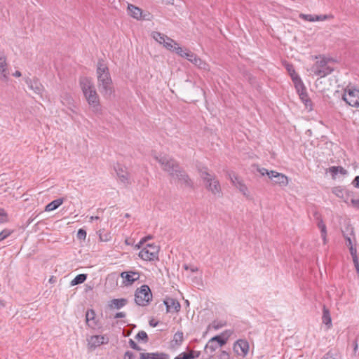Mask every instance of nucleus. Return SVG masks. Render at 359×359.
<instances>
[{"label": "nucleus", "mask_w": 359, "mask_h": 359, "mask_svg": "<svg viewBox=\"0 0 359 359\" xmlns=\"http://www.w3.org/2000/svg\"><path fill=\"white\" fill-rule=\"evenodd\" d=\"M96 76L98 90L104 98H110L115 90L108 66L102 60L97 62Z\"/></svg>", "instance_id": "f257e3e1"}, {"label": "nucleus", "mask_w": 359, "mask_h": 359, "mask_svg": "<svg viewBox=\"0 0 359 359\" xmlns=\"http://www.w3.org/2000/svg\"><path fill=\"white\" fill-rule=\"evenodd\" d=\"M79 84L83 95L93 112L95 114H101L102 109L100 97L92 80L88 77H82L80 79Z\"/></svg>", "instance_id": "f03ea898"}, {"label": "nucleus", "mask_w": 359, "mask_h": 359, "mask_svg": "<svg viewBox=\"0 0 359 359\" xmlns=\"http://www.w3.org/2000/svg\"><path fill=\"white\" fill-rule=\"evenodd\" d=\"M334 66L335 62L333 60L325 57L316 56V76H319L317 81L322 79L319 81V83H316V88H320V90L321 91L329 90L330 83L323 87H320L319 86L320 84L329 83V80L326 79V76L334 70Z\"/></svg>", "instance_id": "7ed1b4c3"}, {"label": "nucleus", "mask_w": 359, "mask_h": 359, "mask_svg": "<svg viewBox=\"0 0 359 359\" xmlns=\"http://www.w3.org/2000/svg\"><path fill=\"white\" fill-rule=\"evenodd\" d=\"M199 173L200 177L203 180L207 189L217 197L222 196L220 184L215 175L209 172L207 168L200 169Z\"/></svg>", "instance_id": "20e7f679"}, {"label": "nucleus", "mask_w": 359, "mask_h": 359, "mask_svg": "<svg viewBox=\"0 0 359 359\" xmlns=\"http://www.w3.org/2000/svg\"><path fill=\"white\" fill-rule=\"evenodd\" d=\"M231 334V331L226 330L219 335L212 337L205 346V349L207 352L210 351V353H212L217 348L224 346Z\"/></svg>", "instance_id": "39448f33"}, {"label": "nucleus", "mask_w": 359, "mask_h": 359, "mask_svg": "<svg viewBox=\"0 0 359 359\" xmlns=\"http://www.w3.org/2000/svg\"><path fill=\"white\" fill-rule=\"evenodd\" d=\"M152 299V294L149 287L143 285L137 289L135 294V303L141 306H147Z\"/></svg>", "instance_id": "423d86ee"}, {"label": "nucleus", "mask_w": 359, "mask_h": 359, "mask_svg": "<svg viewBox=\"0 0 359 359\" xmlns=\"http://www.w3.org/2000/svg\"><path fill=\"white\" fill-rule=\"evenodd\" d=\"M159 247L154 244H147L139 252V257L145 261L158 260Z\"/></svg>", "instance_id": "0eeeda50"}, {"label": "nucleus", "mask_w": 359, "mask_h": 359, "mask_svg": "<svg viewBox=\"0 0 359 359\" xmlns=\"http://www.w3.org/2000/svg\"><path fill=\"white\" fill-rule=\"evenodd\" d=\"M290 76L302 102H304L306 106L308 105L309 102L310 106H311V101L308 98L306 88L299 75L294 71V74H290Z\"/></svg>", "instance_id": "6e6552de"}, {"label": "nucleus", "mask_w": 359, "mask_h": 359, "mask_svg": "<svg viewBox=\"0 0 359 359\" xmlns=\"http://www.w3.org/2000/svg\"><path fill=\"white\" fill-rule=\"evenodd\" d=\"M155 158L161 164L162 169L164 171L168 172L171 176L180 166L178 163L175 159L167 156L159 157L156 156Z\"/></svg>", "instance_id": "1a4fd4ad"}, {"label": "nucleus", "mask_w": 359, "mask_h": 359, "mask_svg": "<svg viewBox=\"0 0 359 359\" xmlns=\"http://www.w3.org/2000/svg\"><path fill=\"white\" fill-rule=\"evenodd\" d=\"M258 171L262 175H266L274 183L281 187H286L288 184L287 177L282 173L273 170L269 171L266 168H259Z\"/></svg>", "instance_id": "9d476101"}, {"label": "nucleus", "mask_w": 359, "mask_h": 359, "mask_svg": "<svg viewBox=\"0 0 359 359\" xmlns=\"http://www.w3.org/2000/svg\"><path fill=\"white\" fill-rule=\"evenodd\" d=\"M342 98L351 107H356L359 106V90L358 89H346Z\"/></svg>", "instance_id": "9b49d317"}, {"label": "nucleus", "mask_w": 359, "mask_h": 359, "mask_svg": "<svg viewBox=\"0 0 359 359\" xmlns=\"http://www.w3.org/2000/svg\"><path fill=\"white\" fill-rule=\"evenodd\" d=\"M249 351V344L246 340L238 339L233 344V351L240 356H245Z\"/></svg>", "instance_id": "f8f14e48"}, {"label": "nucleus", "mask_w": 359, "mask_h": 359, "mask_svg": "<svg viewBox=\"0 0 359 359\" xmlns=\"http://www.w3.org/2000/svg\"><path fill=\"white\" fill-rule=\"evenodd\" d=\"M88 345L90 348H95L102 344L109 342V338L105 335H93L87 339Z\"/></svg>", "instance_id": "ddd939ff"}, {"label": "nucleus", "mask_w": 359, "mask_h": 359, "mask_svg": "<svg viewBox=\"0 0 359 359\" xmlns=\"http://www.w3.org/2000/svg\"><path fill=\"white\" fill-rule=\"evenodd\" d=\"M25 83H27L29 89L32 90L34 93L39 95L41 96L42 95V93L44 90V88L38 79L26 78Z\"/></svg>", "instance_id": "4468645a"}, {"label": "nucleus", "mask_w": 359, "mask_h": 359, "mask_svg": "<svg viewBox=\"0 0 359 359\" xmlns=\"http://www.w3.org/2000/svg\"><path fill=\"white\" fill-rule=\"evenodd\" d=\"M116 175L119 178L120 181L126 187L131 184L130 180V175L126 168L121 167V165H118L115 168Z\"/></svg>", "instance_id": "2eb2a0df"}, {"label": "nucleus", "mask_w": 359, "mask_h": 359, "mask_svg": "<svg viewBox=\"0 0 359 359\" xmlns=\"http://www.w3.org/2000/svg\"><path fill=\"white\" fill-rule=\"evenodd\" d=\"M9 75L6 57L4 53H0V79L7 81Z\"/></svg>", "instance_id": "dca6fc26"}, {"label": "nucleus", "mask_w": 359, "mask_h": 359, "mask_svg": "<svg viewBox=\"0 0 359 359\" xmlns=\"http://www.w3.org/2000/svg\"><path fill=\"white\" fill-rule=\"evenodd\" d=\"M163 303L166 306L167 312H178L180 310V304L176 299L166 297L163 301Z\"/></svg>", "instance_id": "f3484780"}, {"label": "nucleus", "mask_w": 359, "mask_h": 359, "mask_svg": "<svg viewBox=\"0 0 359 359\" xmlns=\"http://www.w3.org/2000/svg\"><path fill=\"white\" fill-rule=\"evenodd\" d=\"M121 278L124 280L125 285H132L135 281L140 278L138 272L124 271L121 273Z\"/></svg>", "instance_id": "a211bd4d"}, {"label": "nucleus", "mask_w": 359, "mask_h": 359, "mask_svg": "<svg viewBox=\"0 0 359 359\" xmlns=\"http://www.w3.org/2000/svg\"><path fill=\"white\" fill-rule=\"evenodd\" d=\"M86 320L87 325L93 329H95L98 325L97 320L95 319V312L93 309H88L86 311Z\"/></svg>", "instance_id": "6ab92c4d"}, {"label": "nucleus", "mask_w": 359, "mask_h": 359, "mask_svg": "<svg viewBox=\"0 0 359 359\" xmlns=\"http://www.w3.org/2000/svg\"><path fill=\"white\" fill-rule=\"evenodd\" d=\"M186 58L194 63L195 65L198 66L201 69H206L207 64L203 62L201 58L198 57L194 53L192 52H189L186 55Z\"/></svg>", "instance_id": "aec40b11"}, {"label": "nucleus", "mask_w": 359, "mask_h": 359, "mask_svg": "<svg viewBox=\"0 0 359 359\" xmlns=\"http://www.w3.org/2000/svg\"><path fill=\"white\" fill-rule=\"evenodd\" d=\"M140 359H169V355L163 353H141Z\"/></svg>", "instance_id": "412c9836"}, {"label": "nucleus", "mask_w": 359, "mask_h": 359, "mask_svg": "<svg viewBox=\"0 0 359 359\" xmlns=\"http://www.w3.org/2000/svg\"><path fill=\"white\" fill-rule=\"evenodd\" d=\"M322 323L325 325L326 330H329L332 327V318L330 312L325 306H323V314H322Z\"/></svg>", "instance_id": "4be33fe9"}, {"label": "nucleus", "mask_w": 359, "mask_h": 359, "mask_svg": "<svg viewBox=\"0 0 359 359\" xmlns=\"http://www.w3.org/2000/svg\"><path fill=\"white\" fill-rule=\"evenodd\" d=\"M128 303V300L125 298L113 299L109 302L108 306L111 309H120L125 306Z\"/></svg>", "instance_id": "5701e85b"}, {"label": "nucleus", "mask_w": 359, "mask_h": 359, "mask_svg": "<svg viewBox=\"0 0 359 359\" xmlns=\"http://www.w3.org/2000/svg\"><path fill=\"white\" fill-rule=\"evenodd\" d=\"M64 202L63 198H57L49 203L45 208L46 211H53L60 206Z\"/></svg>", "instance_id": "b1692460"}, {"label": "nucleus", "mask_w": 359, "mask_h": 359, "mask_svg": "<svg viewBox=\"0 0 359 359\" xmlns=\"http://www.w3.org/2000/svg\"><path fill=\"white\" fill-rule=\"evenodd\" d=\"M184 341V334L181 331H177L173 336L171 341L173 346H180Z\"/></svg>", "instance_id": "393cba45"}, {"label": "nucleus", "mask_w": 359, "mask_h": 359, "mask_svg": "<svg viewBox=\"0 0 359 359\" xmlns=\"http://www.w3.org/2000/svg\"><path fill=\"white\" fill-rule=\"evenodd\" d=\"M130 15L134 18L139 19L142 16V10L132 4H129L128 6Z\"/></svg>", "instance_id": "a878e982"}, {"label": "nucleus", "mask_w": 359, "mask_h": 359, "mask_svg": "<svg viewBox=\"0 0 359 359\" xmlns=\"http://www.w3.org/2000/svg\"><path fill=\"white\" fill-rule=\"evenodd\" d=\"M329 171L333 178H335L338 173H340L343 175H345L347 173V171L341 166H332L329 168Z\"/></svg>", "instance_id": "bb28decb"}, {"label": "nucleus", "mask_w": 359, "mask_h": 359, "mask_svg": "<svg viewBox=\"0 0 359 359\" xmlns=\"http://www.w3.org/2000/svg\"><path fill=\"white\" fill-rule=\"evenodd\" d=\"M87 278V275L84 273L77 275L70 283L71 286H74L79 284H81Z\"/></svg>", "instance_id": "cd10ccee"}, {"label": "nucleus", "mask_w": 359, "mask_h": 359, "mask_svg": "<svg viewBox=\"0 0 359 359\" xmlns=\"http://www.w3.org/2000/svg\"><path fill=\"white\" fill-rule=\"evenodd\" d=\"M152 37L159 43L163 44L164 42H165V40L167 39L168 36H165L163 34H161L158 32H154L152 33Z\"/></svg>", "instance_id": "c85d7f7f"}, {"label": "nucleus", "mask_w": 359, "mask_h": 359, "mask_svg": "<svg viewBox=\"0 0 359 359\" xmlns=\"http://www.w3.org/2000/svg\"><path fill=\"white\" fill-rule=\"evenodd\" d=\"M318 227L320 231L321 238L323 241V243H326V237H327V229L325 224L322 222L319 221L318 222Z\"/></svg>", "instance_id": "c756f323"}, {"label": "nucleus", "mask_w": 359, "mask_h": 359, "mask_svg": "<svg viewBox=\"0 0 359 359\" xmlns=\"http://www.w3.org/2000/svg\"><path fill=\"white\" fill-rule=\"evenodd\" d=\"M163 46L170 50L174 51V47L177 46L178 43L174 41L173 39L168 37L165 40V42H164Z\"/></svg>", "instance_id": "7c9ffc66"}, {"label": "nucleus", "mask_w": 359, "mask_h": 359, "mask_svg": "<svg viewBox=\"0 0 359 359\" xmlns=\"http://www.w3.org/2000/svg\"><path fill=\"white\" fill-rule=\"evenodd\" d=\"M194 351H191L189 353L183 352L175 357L174 359H194Z\"/></svg>", "instance_id": "2f4dec72"}, {"label": "nucleus", "mask_w": 359, "mask_h": 359, "mask_svg": "<svg viewBox=\"0 0 359 359\" xmlns=\"http://www.w3.org/2000/svg\"><path fill=\"white\" fill-rule=\"evenodd\" d=\"M186 174L185 171L179 166L175 172H173L172 177L177 178L180 182Z\"/></svg>", "instance_id": "473e14b6"}, {"label": "nucleus", "mask_w": 359, "mask_h": 359, "mask_svg": "<svg viewBox=\"0 0 359 359\" xmlns=\"http://www.w3.org/2000/svg\"><path fill=\"white\" fill-rule=\"evenodd\" d=\"M239 191L243 193L244 196H248V187L243 183V181L237 182L236 187Z\"/></svg>", "instance_id": "72a5a7b5"}, {"label": "nucleus", "mask_w": 359, "mask_h": 359, "mask_svg": "<svg viewBox=\"0 0 359 359\" xmlns=\"http://www.w3.org/2000/svg\"><path fill=\"white\" fill-rule=\"evenodd\" d=\"M137 340H142L144 343H147L149 340L147 334L146 332L141 330L135 336Z\"/></svg>", "instance_id": "f704fd0d"}, {"label": "nucleus", "mask_w": 359, "mask_h": 359, "mask_svg": "<svg viewBox=\"0 0 359 359\" xmlns=\"http://www.w3.org/2000/svg\"><path fill=\"white\" fill-rule=\"evenodd\" d=\"M174 49H175L174 51H175L176 53H177L181 57H183L185 58H186V55H187V53L190 52L189 50H188L187 49L184 50L182 48L180 47L179 46H175Z\"/></svg>", "instance_id": "c9c22d12"}, {"label": "nucleus", "mask_w": 359, "mask_h": 359, "mask_svg": "<svg viewBox=\"0 0 359 359\" xmlns=\"http://www.w3.org/2000/svg\"><path fill=\"white\" fill-rule=\"evenodd\" d=\"M179 182H180L181 184H184L186 187H192V182L190 180V178L189 177V176L187 175V174L184 175V177L182 178V180Z\"/></svg>", "instance_id": "e433bc0d"}, {"label": "nucleus", "mask_w": 359, "mask_h": 359, "mask_svg": "<svg viewBox=\"0 0 359 359\" xmlns=\"http://www.w3.org/2000/svg\"><path fill=\"white\" fill-rule=\"evenodd\" d=\"M332 193L339 198H343L344 194V190L341 187H337L332 189Z\"/></svg>", "instance_id": "4c0bfd02"}, {"label": "nucleus", "mask_w": 359, "mask_h": 359, "mask_svg": "<svg viewBox=\"0 0 359 359\" xmlns=\"http://www.w3.org/2000/svg\"><path fill=\"white\" fill-rule=\"evenodd\" d=\"M332 15H316V21H323L326 20H330L332 19Z\"/></svg>", "instance_id": "58836bf2"}, {"label": "nucleus", "mask_w": 359, "mask_h": 359, "mask_svg": "<svg viewBox=\"0 0 359 359\" xmlns=\"http://www.w3.org/2000/svg\"><path fill=\"white\" fill-rule=\"evenodd\" d=\"M348 248H349L350 253L353 258V261H354L355 259H358V257L357 256L356 248L355 247H353V245H351V247H348Z\"/></svg>", "instance_id": "ea45409f"}, {"label": "nucleus", "mask_w": 359, "mask_h": 359, "mask_svg": "<svg viewBox=\"0 0 359 359\" xmlns=\"http://www.w3.org/2000/svg\"><path fill=\"white\" fill-rule=\"evenodd\" d=\"M11 234V231L8 229H4L0 233V241H4Z\"/></svg>", "instance_id": "a19ab883"}, {"label": "nucleus", "mask_w": 359, "mask_h": 359, "mask_svg": "<svg viewBox=\"0 0 359 359\" xmlns=\"http://www.w3.org/2000/svg\"><path fill=\"white\" fill-rule=\"evenodd\" d=\"M230 180L231 183L236 187L237 182L242 181L236 175L232 174L229 175Z\"/></svg>", "instance_id": "79ce46f5"}, {"label": "nucleus", "mask_w": 359, "mask_h": 359, "mask_svg": "<svg viewBox=\"0 0 359 359\" xmlns=\"http://www.w3.org/2000/svg\"><path fill=\"white\" fill-rule=\"evenodd\" d=\"M151 236H148L147 237H144L143 238H142L140 240V241L135 245V248L137 249H140L142 247V245H144V243L147 241L149 239H151Z\"/></svg>", "instance_id": "37998d69"}, {"label": "nucleus", "mask_w": 359, "mask_h": 359, "mask_svg": "<svg viewBox=\"0 0 359 359\" xmlns=\"http://www.w3.org/2000/svg\"><path fill=\"white\" fill-rule=\"evenodd\" d=\"M86 231L84 229H80L77 232V238L79 239H85L86 237Z\"/></svg>", "instance_id": "c03bdc74"}, {"label": "nucleus", "mask_w": 359, "mask_h": 359, "mask_svg": "<svg viewBox=\"0 0 359 359\" xmlns=\"http://www.w3.org/2000/svg\"><path fill=\"white\" fill-rule=\"evenodd\" d=\"M284 66H285V69H287L289 74H294V71H295V70H294L293 65L286 62V63H285Z\"/></svg>", "instance_id": "a18cd8bd"}, {"label": "nucleus", "mask_w": 359, "mask_h": 359, "mask_svg": "<svg viewBox=\"0 0 359 359\" xmlns=\"http://www.w3.org/2000/svg\"><path fill=\"white\" fill-rule=\"evenodd\" d=\"M212 325V327L215 330H218V329L224 327L225 325V323H224L221 321H214Z\"/></svg>", "instance_id": "49530a36"}, {"label": "nucleus", "mask_w": 359, "mask_h": 359, "mask_svg": "<svg viewBox=\"0 0 359 359\" xmlns=\"http://www.w3.org/2000/svg\"><path fill=\"white\" fill-rule=\"evenodd\" d=\"M128 343H129L130 346L132 348H133L135 350H137V351H141L142 350L140 346H139L133 339H130Z\"/></svg>", "instance_id": "de8ad7c7"}, {"label": "nucleus", "mask_w": 359, "mask_h": 359, "mask_svg": "<svg viewBox=\"0 0 359 359\" xmlns=\"http://www.w3.org/2000/svg\"><path fill=\"white\" fill-rule=\"evenodd\" d=\"M123 359H136V356L133 353L128 351L125 353Z\"/></svg>", "instance_id": "09e8293b"}, {"label": "nucleus", "mask_w": 359, "mask_h": 359, "mask_svg": "<svg viewBox=\"0 0 359 359\" xmlns=\"http://www.w3.org/2000/svg\"><path fill=\"white\" fill-rule=\"evenodd\" d=\"M351 204L353 208L359 210V199L358 198H352L351 200Z\"/></svg>", "instance_id": "8fccbe9b"}, {"label": "nucleus", "mask_w": 359, "mask_h": 359, "mask_svg": "<svg viewBox=\"0 0 359 359\" xmlns=\"http://www.w3.org/2000/svg\"><path fill=\"white\" fill-rule=\"evenodd\" d=\"M321 359H337L334 353L330 351L327 352Z\"/></svg>", "instance_id": "3c124183"}, {"label": "nucleus", "mask_w": 359, "mask_h": 359, "mask_svg": "<svg viewBox=\"0 0 359 359\" xmlns=\"http://www.w3.org/2000/svg\"><path fill=\"white\" fill-rule=\"evenodd\" d=\"M300 17L309 21H314V17L311 15L301 14Z\"/></svg>", "instance_id": "603ef678"}, {"label": "nucleus", "mask_w": 359, "mask_h": 359, "mask_svg": "<svg viewBox=\"0 0 359 359\" xmlns=\"http://www.w3.org/2000/svg\"><path fill=\"white\" fill-rule=\"evenodd\" d=\"M219 358L220 359H229V353L225 351H222L220 353Z\"/></svg>", "instance_id": "864d4df0"}, {"label": "nucleus", "mask_w": 359, "mask_h": 359, "mask_svg": "<svg viewBox=\"0 0 359 359\" xmlns=\"http://www.w3.org/2000/svg\"><path fill=\"white\" fill-rule=\"evenodd\" d=\"M126 314L125 312L116 313L114 316V318H121L126 317Z\"/></svg>", "instance_id": "5fc2aeb1"}, {"label": "nucleus", "mask_w": 359, "mask_h": 359, "mask_svg": "<svg viewBox=\"0 0 359 359\" xmlns=\"http://www.w3.org/2000/svg\"><path fill=\"white\" fill-rule=\"evenodd\" d=\"M353 262L354 263V266H355L356 272H357L358 275L359 276V261H358V259H355Z\"/></svg>", "instance_id": "6e6d98bb"}, {"label": "nucleus", "mask_w": 359, "mask_h": 359, "mask_svg": "<svg viewBox=\"0 0 359 359\" xmlns=\"http://www.w3.org/2000/svg\"><path fill=\"white\" fill-rule=\"evenodd\" d=\"M6 214L3 210L0 209V223L5 220Z\"/></svg>", "instance_id": "4d7b16f0"}, {"label": "nucleus", "mask_w": 359, "mask_h": 359, "mask_svg": "<svg viewBox=\"0 0 359 359\" xmlns=\"http://www.w3.org/2000/svg\"><path fill=\"white\" fill-rule=\"evenodd\" d=\"M344 238H345L346 241V245L348 247H351V245H353L351 238L349 236H344Z\"/></svg>", "instance_id": "13d9d810"}, {"label": "nucleus", "mask_w": 359, "mask_h": 359, "mask_svg": "<svg viewBox=\"0 0 359 359\" xmlns=\"http://www.w3.org/2000/svg\"><path fill=\"white\" fill-rule=\"evenodd\" d=\"M353 184H354L355 187L359 188V176H357L355 178V180L353 181Z\"/></svg>", "instance_id": "bf43d9fd"}, {"label": "nucleus", "mask_w": 359, "mask_h": 359, "mask_svg": "<svg viewBox=\"0 0 359 359\" xmlns=\"http://www.w3.org/2000/svg\"><path fill=\"white\" fill-rule=\"evenodd\" d=\"M158 325V322H156L154 319L149 321V325L151 327H156Z\"/></svg>", "instance_id": "052dcab7"}, {"label": "nucleus", "mask_w": 359, "mask_h": 359, "mask_svg": "<svg viewBox=\"0 0 359 359\" xmlns=\"http://www.w3.org/2000/svg\"><path fill=\"white\" fill-rule=\"evenodd\" d=\"M14 76L15 77H20L21 76V72L20 71H15L13 74Z\"/></svg>", "instance_id": "680f3d73"}, {"label": "nucleus", "mask_w": 359, "mask_h": 359, "mask_svg": "<svg viewBox=\"0 0 359 359\" xmlns=\"http://www.w3.org/2000/svg\"><path fill=\"white\" fill-rule=\"evenodd\" d=\"M107 237V235H105V236H102L101 234L100 235V239L102 241H107L108 240Z\"/></svg>", "instance_id": "e2e57ef3"}, {"label": "nucleus", "mask_w": 359, "mask_h": 359, "mask_svg": "<svg viewBox=\"0 0 359 359\" xmlns=\"http://www.w3.org/2000/svg\"><path fill=\"white\" fill-rule=\"evenodd\" d=\"M107 237V235H105V236H102L101 234L100 235V239L102 241H107L108 240Z\"/></svg>", "instance_id": "0e129e2a"}, {"label": "nucleus", "mask_w": 359, "mask_h": 359, "mask_svg": "<svg viewBox=\"0 0 359 359\" xmlns=\"http://www.w3.org/2000/svg\"><path fill=\"white\" fill-rule=\"evenodd\" d=\"M95 219H99V217L98 216H91L90 217V222L93 221V220H95Z\"/></svg>", "instance_id": "69168bd1"}, {"label": "nucleus", "mask_w": 359, "mask_h": 359, "mask_svg": "<svg viewBox=\"0 0 359 359\" xmlns=\"http://www.w3.org/2000/svg\"><path fill=\"white\" fill-rule=\"evenodd\" d=\"M190 270H191L192 272H196V271H198V268H197V267H196V266H191V267L190 268Z\"/></svg>", "instance_id": "338daca9"}, {"label": "nucleus", "mask_w": 359, "mask_h": 359, "mask_svg": "<svg viewBox=\"0 0 359 359\" xmlns=\"http://www.w3.org/2000/svg\"><path fill=\"white\" fill-rule=\"evenodd\" d=\"M194 358H198L200 355V352L199 351H194Z\"/></svg>", "instance_id": "774afa93"}]
</instances>
